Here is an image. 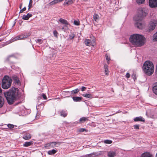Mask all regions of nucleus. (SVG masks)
<instances>
[{
    "label": "nucleus",
    "mask_w": 157,
    "mask_h": 157,
    "mask_svg": "<svg viewBox=\"0 0 157 157\" xmlns=\"http://www.w3.org/2000/svg\"><path fill=\"white\" fill-rule=\"evenodd\" d=\"M82 96L86 98H92V95L90 94H83Z\"/></svg>",
    "instance_id": "27"
},
{
    "label": "nucleus",
    "mask_w": 157,
    "mask_h": 157,
    "mask_svg": "<svg viewBox=\"0 0 157 157\" xmlns=\"http://www.w3.org/2000/svg\"><path fill=\"white\" fill-rule=\"evenodd\" d=\"M5 102L4 98L0 96V108H2L3 105Z\"/></svg>",
    "instance_id": "19"
},
{
    "label": "nucleus",
    "mask_w": 157,
    "mask_h": 157,
    "mask_svg": "<svg viewBox=\"0 0 157 157\" xmlns=\"http://www.w3.org/2000/svg\"><path fill=\"white\" fill-rule=\"evenodd\" d=\"M32 14L28 13L26 15H24L22 17V19L25 20H28L29 18L32 17Z\"/></svg>",
    "instance_id": "20"
},
{
    "label": "nucleus",
    "mask_w": 157,
    "mask_h": 157,
    "mask_svg": "<svg viewBox=\"0 0 157 157\" xmlns=\"http://www.w3.org/2000/svg\"><path fill=\"white\" fill-rule=\"evenodd\" d=\"M152 90L154 93L157 95V82L156 83V85L153 87Z\"/></svg>",
    "instance_id": "30"
},
{
    "label": "nucleus",
    "mask_w": 157,
    "mask_h": 157,
    "mask_svg": "<svg viewBox=\"0 0 157 157\" xmlns=\"http://www.w3.org/2000/svg\"><path fill=\"white\" fill-rule=\"evenodd\" d=\"M149 3L151 7H157V0H149Z\"/></svg>",
    "instance_id": "9"
},
{
    "label": "nucleus",
    "mask_w": 157,
    "mask_h": 157,
    "mask_svg": "<svg viewBox=\"0 0 157 157\" xmlns=\"http://www.w3.org/2000/svg\"><path fill=\"white\" fill-rule=\"evenodd\" d=\"M135 76L136 74L134 73L132 75V77L134 79L136 78Z\"/></svg>",
    "instance_id": "47"
},
{
    "label": "nucleus",
    "mask_w": 157,
    "mask_h": 157,
    "mask_svg": "<svg viewBox=\"0 0 157 157\" xmlns=\"http://www.w3.org/2000/svg\"><path fill=\"white\" fill-rule=\"evenodd\" d=\"M64 27H62V29L63 30H64Z\"/></svg>",
    "instance_id": "52"
},
{
    "label": "nucleus",
    "mask_w": 157,
    "mask_h": 157,
    "mask_svg": "<svg viewBox=\"0 0 157 157\" xmlns=\"http://www.w3.org/2000/svg\"><path fill=\"white\" fill-rule=\"evenodd\" d=\"M138 11V14L134 17V19L136 21L135 25L137 28L142 29L144 26V24L142 21L146 16V13L144 8H139Z\"/></svg>",
    "instance_id": "2"
},
{
    "label": "nucleus",
    "mask_w": 157,
    "mask_h": 157,
    "mask_svg": "<svg viewBox=\"0 0 157 157\" xmlns=\"http://www.w3.org/2000/svg\"><path fill=\"white\" fill-rule=\"evenodd\" d=\"M7 126L9 128H14V125L11 124H8Z\"/></svg>",
    "instance_id": "39"
},
{
    "label": "nucleus",
    "mask_w": 157,
    "mask_h": 157,
    "mask_svg": "<svg viewBox=\"0 0 157 157\" xmlns=\"http://www.w3.org/2000/svg\"><path fill=\"white\" fill-rule=\"evenodd\" d=\"M2 92V89L0 87V93H1Z\"/></svg>",
    "instance_id": "50"
},
{
    "label": "nucleus",
    "mask_w": 157,
    "mask_h": 157,
    "mask_svg": "<svg viewBox=\"0 0 157 157\" xmlns=\"http://www.w3.org/2000/svg\"><path fill=\"white\" fill-rule=\"evenodd\" d=\"M143 68L145 73L148 75H151L154 71V65L151 62L149 61L145 62Z\"/></svg>",
    "instance_id": "4"
},
{
    "label": "nucleus",
    "mask_w": 157,
    "mask_h": 157,
    "mask_svg": "<svg viewBox=\"0 0 157 157\" xmlns=\"http://www.w3.org/2000/svg\"><path fill=\"white\" fill-rule=\"evenodd\" d=\"M12 80L8 76H4L2 81V86L4 89H7L10 86Z\"/></svg>",
    "instance_id": "5"
},
{
    "label": "nucleus",
    "mask_w": 157,
    "mask_h": 157,
    "mask_svg": "<svg viewBox=\"0 0 157 157\" xmlns=\"http://www.w3.org/2000/svg\"><path fill=\"white\" fill-rule=\"evenodd\" d=\"M53 34H54V36L56 37H57L58 35V32H57V31L56 30H54L53 31Z\"/></svg>",
    "instance_id": "38"
},
{
    "label": "nucleus",
    "mask_w": 157,
    "mask_h": 157,
    "mask_svg": "<svg viewBox=\"0 0 157 157\" xmlns=\"http://www.w3.org/2000/svg\"><path fill=\"white\" fill-rule=\"evenodd\" d=\"M60 115L61 116L64 117H66L67 115V111L65 110H62L60 112Z\"/></svg>",
    "instance_id": "24"
},
{
    "label": "nucleus",
    "mask_w": 157,
    "mask_h": 157,
    "mask_svg": "<svg viewBox=\"0 0 157 157\" xmlns=\"http://www.w3.org/2000/svg\"><path fill=\"white\" fill-rule=\"evenodd\" d=\"M107 154L109 157H114L116 155V152L113 151H107Z\"/></svg>",
    "instance_id": "12"
},
{
    "label": "nucleus",
    "mask_w": 157,
    "mask_h": 157,
    "mask_svg": "<svg viewBox=\"0 0 157 157\" xmlns=\"http://www.w3.org/2000/svg\"><path fill=\"white\" fill-rule=\"evenodd\" d=\"M2 40H0V42Z\"/></svg>",
    "instance_id": "55"
},
{
    "label": "nucleus",
    "mask_w": 157,
    "mask_h": 157,
    "mask_svg": "<svg viewBox=\"0 0 157 157\" xmlns=\"http://www.w3.org/2000/svg\"><path fill=\"white\" fill-rule=\"evenodd\" d=\"M134 120L135 121H140L144 122L145 121V120L141 116L135 117L134 119Z\"/></svg>",
    "instance_id": "13"
},
{
    "label": "nucleus",
    "mask_w": 157,
    "mask_h": 157,
    "mask_svg": "<svg viewBox=\"0 0 157 157\" xmlns=\"http://www.w3.org/2000/svg\"><path fill=\"white\" fill-rule=\"evenodd\" d=\"M79 90L78 89H75L71 91V94L72 95L75 94L79 92Z\"/></svg>",
    "instance_id": "26"
},
{
    "label": "nucleus",
    "mask_w": 157,
    "mask_h": 157,
    "mask_svg": "<svg viewBox=\"0 0 157 157\" xmlns=\"http://www.w3.org/2000/svg\"><path fill=\"white\" fill-rule=\"evenodd\" d=\"M73 2L72 0H65L64 2L65 5H69L72 3Z\"/></svg>",
    "instance_id": "31"
},
{
    "label": "nucleus",
    "mask_w": 157,
    "mask_h": 157,
    "mask_svg": "<svg viewBox=\"0 0 157 157\" xmlns=\"http://www.w3.org/2000/svg\"><path fill=\"white\" fill-rule=\"evenodd\" d=\"M87 120H88V117H82L80 119L79 123H82Z\"/></svg>",
    "instance_id": "21"
},
{
    "label": "nucleus",
    "mask_w": 157,
    "mask_h": 157,
    "mask_svg": "<svg viewBox=\"0 0 157 157\" xmlns=\"http://www.w3.org/2000/svg\"><path fill=\"white\" fill-rule=\"evenodd\" d=\"M26 10V8L25 7H24L22 9H21L20 11V13H22L23 11H25Z\"/></svg>",
    "instance_id": "43"
},
{
    "label": "nucleus",
    "mask_w": 157,
    "mask_h": 157,
    "mask_svg": "<svg viewBox=\"0 0 157 157\" xmlns=\"http://www.w3.org/2000/svg\"><path fill=\"white\" fill-rule=\"evenodd\" d=\"M18 89L14 87L4 93V96L9 104H13L18 98Z\"/></svg>",
    "instance_id": "1"
},
{
    "label": "nucleus",
    "mask_w": 157,
    "mask_h": 157,
    "mask_svg": "<svg viewBox=\"0 0 157 157\" xmlns=\"http://www.w3.org/2000/svg\"><path fill=\"white\" fill-rule=\"evenodd\" d=\"M94 41L89 39H86L84 41L85 44L87 46H90L91 45L94 46L93 44Z\"/></svg>",
    "instance_id": "10"
},
{
    "label": "nucleus",
    "mask_w": 157,
    "mask_h": 157,
    "mask_svg": "<svg viewBox=\"0 0 157 157\" xmlns=\"http://www.w3.org/2000/svg\"><path fill=\"white\" fill-rule=\"evenodd\" d=\"M74 25H80V22L78 20H75L74 21Z\"/></svg>",
    "instance_id": "36"
},
{
    "label": "nucleus",
    "mask_w": 157,
    "mask_h": 157,
    "mask_svg": "<svg viewBox=\"0 0 157 157\" xmlns=\"http://www.w3.org/2000/svg\"><path fill=\"white\" fill-rule=\"evenodd\" d=\"M59 21L62 24L65 25L66 26L69 25V23L65 19L61 18L59 20Z\"/></svg>",
    "instance_id": "15"
},
{
    "label": "nucleus",
    "mask_w": 157,
    "mask_h": 157,
    "mask_svg": "<svg viewBox=\"0 0 157 157\" xmlns=\"http://www.w3.org/2000/svg\"><path fill=\"white\" fill-rule=\"evenodd\" d=\"M33 141H29V142H25L23 144V146L24 147H28L30 146L31 145L33 144Z\"/></svg>",
    "instance_id": "22"
},
{
    "label": "nucleus",
    "mask_w": 157,
    "mask_h": 157,
    "mask_svg": "<svg viewBox=\"0 0 157 157\" xmlns=\"http://www.w3.org/2000/svg\"><path fill=\"white\" fill-rule=\"evenodd\" d=\"M86 87L84 86H82L81 88V90L82 91H84L86 89Z\"/></svg>",
    "instance_id": "46"
},
{
    "label": "nucleus",
    "mask_w": 157,
    "mask_h": 157,
    "mask_svg": "<svg viewBox=\"0 0 157 157\" xmlns=\"http://www.w3.org/2000/svg\"><path fill=\"white\" fill-rule=\"evenodd\" d=\"M21 6H22V4H21V5H20V7H19V8H20V9H21Z\"/></svg>",
    "instance_id": "51"
},
{
    "label": "nucleus",
    "mask_w": 157,
    "mask_h": 157,
    "mask_svg": "<svg viewBox=\"0 0 157 157\" xmlns=\"http://www.w3.org/2000/svg\"><path fill=\"white\" fill-rule=\"evenodd\" d=\"M104 68L105 69V73L106 75H108V74L107 73L108 71V66L106 65L105 64L104 65Z\"/></svg>",
    "instance_id": "32"
},
{
    "label": "nucleus",
    "mask_w": 157,
    "mask_h": 157,
    "mask_svg": "<svg viewBox=\"0 0 157 157\" xmlns=\"http://www.w3.org/2000/svg\"><path fill=\"white\" fill-rule=\"evenodd\" d=\"M93 19L96 21H97L99 19L98 15V14H94L93 15Z\"/></svg>",
    "instance_id": "29"
},
{
    "label": "nucleus",
    "mask_w": 157,
    "mask_h": 157,
    "mask_svg": "<svg viewBox=\"0 0 157 157\" xmlns=\"http://www.w3.org/2000/svg\"><path fill=\"white\" fill-rule=\"evenodd\" d=\"M141 157H153V156L149 152H144L142 154Z\"/></svg>",
    "instance_id": "14"
},
{
    "label": "nucleus",
    "mask_w": 157,
    "mask_h": 157,
    "mask_svg": "<svg viewBox=\"0 0 157 157\" xmlns=\"http://www.w3.org/2000/svg\"><path fill=\"white\" fill-rule=\"evenodd\" d=\"M75 37V35L74 34L71 33L69 35V39L70 40L73 39Z\"/></svg>",
    "instance_id": "37"
},
{
    "label": "nucleus",
    "mask_w": 157,
    "mask_h": 157,
    "mask_svg": "<svg viewBox=\"0 0 157 157\" xmlns=\"http://www.w3.org/2000/svg\"><path fill=\"white\" fill-rule=\"evenodd\" d=\"M31 137V135L29 133H26L23 136V138L25 140H29Z\"/></svg>",
    "instance_id": "17"
},
{
    "label": "nucleus",
    "mask_w": 157,
    "mask_h": 157,
    "mask_svg": "<svg viewBox=\"0 0 157 157\" xmlns=\"http://www.w3.org/2000/svg\"><path fill=\"white\" fill-rule=\"evenodd\" d=\"M152 40L153 42L157 41V31L153 35Z\"/></svg>",
    "instance_id": "23"
},
{
    "label": "nucleus",
    "mask_w": 157,
    "mask_h": 157,
    "mask_svg": "<svg viewBox=\"0 0 157 157\" xmlns=\"http://www.w3.org/2000/svg\"><path fill=\"white\" fill-rule=\"evenodd\" d=\"M13 56V55H10L7 58V59L8 61H9V59L11 57H12Z\"/></svg>",
    "instance_id": "48"
},
{
    "label": "nucleus",
    "mask_w": 157,
    "mask_h": 157,
    "mask_svg": "<svg viewBox=\"0 0 157 157\" xmlns=\"http://www.w3.org/2000/svg\"><path fill=\"white\" fill-rule=\"evenodd\" d=\"M145 1V0H136V2L138 4H141L144 3Z\"/></svg>",
    "instance_id": "33"
},
{
    "label": "nucleus",
    "mask_w": 157,
    "mask_h": 157,
    "mask_svg": "<svg viewBox=\"0 0 157 157\" xmlns=\"http://www.w3.org/2000/svg\"><path fill=\"white\" fill-rule=\"evenodd\" d=\"M33 3V1L32 0H30L29 4V8L28 9V10H29V9H30V8L32 6V4Z\"/></svg>",
    "instance_id": "35"
},
{
    "label": "nucleus",
    "mask_w": 157,
    "mask_h": 157,
    "mask_svg": "<svg viewBox=\"0 0 157 157\" xmlns=\"http://www.w3.org/2000/svg\"><path fill=\"white\" fill-rule=\"evenodd\" d=\"M61 143L59 142H54L49 143L44 145V147L47 148L54 147L55 146L58 147L59 146Z\"/></svg>",
    "instance_id": "8"
},
{
    "label": "nucleus",
    "mask_w": 157,
    "mask_h": 157,
    "mask_svg": "<svg viewBox=\"0 0 157 157\" xmlns=\"http://www.w3.org/2000/svg\"><path fill=\"white\" fill-rule=\"evenodd\" d=\"M133 127L135 129H139V125H134Z\"/></svg>",
    "instance_id": "40"
},
{
    "label": "nucleus",
    "mask_w": 157,
    "mask_h": 157,
    "mask_svg": "<svg viewBox=\"0 0 157 157\" xmlns=\"http://www.w3.org/2000/svg\"><path fill=\"white\" fill-rule=\"evenodd\" d=\"M72 98L73 100L75 102L80 101L82 99L81 97H73Z\"/></svg>",
    "instance_id": "18"
},
{
    "label": "nucleus",
    "mask_w": 157,
    "mask_h": 157,
    "mask_svg": "<svg viewBox=\"0 0 157 157\" xmlns=\"http://www.w3.org/2000/svg\"><path fill=\"white\" fill-rule=\"evenodd\" d=\"M12 78L16 84L19 85L20 84L19 79L17 76L14 75L13 76Z\"/></svg>",
    "instance_id": "16"
},
{
    "label": "nucleus",
    "mask_w": 157,
    "mask_h": 157,
    "mask_svg": "<svg viewBox=\"0 0 157 157\" xmlns=\"http://www.w3.org/2000/svg\"><path fill=\"white\" fill-rule=\"evenodd\" d=\"M0 157H2V156H0Z\"/></svg>",
    "instance_id": "57"
},
{
    "label": "nucleus",
    "mask_w": 157,
    "mask_h": 157,
    "mask_svg": "<svg viewBox=\"0 0 157 157\" xmlns=\"http://www.w3.org/2000/svg\"><path fill=\"white\" fill-rule=\"evenodd\" d=\"M41 96L44 99H47V98L46 95L44 94H42L41 95Z\"/></svg>",
    "instance_id": "42"
},
{
    "label": "nucleus",
    "mask_w": 157,
    "mask_h": 157,
    "mask_svg": "<svg viewBox=\"0 0 157 157\" xmlns=\"http://www.w3.org/2000/svg\"><path fill=\"white\" fill-rule=\"evenodd\" d=\"M155 157H157V153H156V156Z\"/></svg>",
    "instance_id": "53"
},
{
    "label": "nucleus",
    "mask_w": 157,
    "mask_h": 157,
    "mask_svg": "<svg viewBox=\"0 0 157 157\" xmlns=\"http://www.w3.org/2000/svg\"><path fill=\"white\" fill-rule=\"evenodd\" d=\"M106 59L108 61H109L110 60V58L107 55H106Z\"/></svg>",
    "instance_id": "44"
},
{
    "label": "nucleus",
    "mask_w": 157,
    "mask_h": 157,
    "mask_svg": "<svg viewBox=\"0 0 157 157\" xmlns=\"http://www.w3.org/2000/svg\"><path fill=\"white\" fill-rule=\"evenodd\" d=\"M44 103H41L40 104V106L42 105L43 106V107L44 106Z\"/></svg>",
    "instance_id": "49"
},
{
    "label": "nucleus",
    "mask_w": 157,
    "mask_h": 157,
    "mask_svg": "<svg viewBox=\"0 0 157 157\" xmlns=\"http://www.w3.org/2000/svg\"><path fill=\"white\" fill-rule=\"evenodd\" d=\"M30 35V33H25L24 34L17 36L11 40L10 42L12 43L18 40H22L25 39L29 36Z\"/></svg>",
    "instance_id": "6"
},
{
    "label": "nucleus",
    "mask_w": 157,
    "mask_h": 157,
    "mask_svg": "<svg viewBox=\"0 0 157 157\" xmlns=\"http://www.w3.org/2000/svg\"><path fill=\"white\" fill-rule=\"evenodd\" d=\"M145 37L142 35L137 34L131 35L129 40L132 45L136 47H141L145 43Z\"/></svg>",
    "instance_id": "3"
},
{
    "label": "nucleus",
    "mask_w": 157,
    "mask_h": 157,
    "mask_svg": "<svg viewBox=\"0 0 157 157\" xmlns=\"http://www.w3.org/2000/svg\"><path fill=\"white\" fill-rule=\"evenodd\" d=\"M56 152V151L53 149L51 150H49L48 151V153L49 155H52Z\"/></svg>",
    "instance_id": "28"
},
{
    "label": "nucleus",
    "mask_w": 157,
    "mask_h": 157,
    "mask_svg": "<svg viewBox=\"0 0 157 157\" xmlns=\"http://www.w3.org/2000/svg\"><path fill=\"white\" fill-rule=\"evenodd\" d=\"M37 40L38 41H39V39H38Z\"/></svg>",
    "instance_id": "54"
},
{
    "label": "nucleus",
    "mask_w": 157,
    "mask_h": 157,
    "mask_svg": "<svg viewBox=\"0 0 157 157\" xmlns=\"http://www.w3.org/2000/svg\"><path fill=\"white\" fill-rule=\"evenodd\" d=\"M112 142V141L110 140H106L104 141V143L106 144H111Z\"/></svg>",
    "instance_id": "34"
},
{
    "label": "nucleus",
    "mask_w": 157,
    "mask_h": 157,
    "mask_svg": "<svg viewBox=\"0 0 157 157\" xmlns=\"http://www.w3.org/2000/svg\"><path fill=\"white\" fill-rule=\"evenodd\" d=\"M157 25V21L153 20L150 21L148 25L147 31L150 32L153 30Z\"/></svg>",
    "instance_id": "7"
},
{
    "label": "nucleus",
    "mask_w": 157,
    "mask_h": 157,
    "mask_svg": "<svg viewBox=\"0 0 157 157\" xmlns=\"http://www.w3.org/2000/svg\"><path fill=\"white\" fill-rule=\"evenodd\" d=\"M130 76V74L128 73H127L126 75V77L127 78H129Z\"/></svg>",
    "instance_id": "45"
},
{
    "label": "nucleus",
    "mask_w": 157,
    "mask_h": 157,
    "mask_svg": "<svg viewBox=\"0 0 157 157\" xmlns=\"http://www.w3.org/2000/svg\"><path fill=\"white\" fill-rule=\"evenodd\" d=\"M63 0H54L50 3V5H53L58 2H61Z\"/></svg>",
    "instance_id": "25"
},
{
    "label": "nucleus",
    "mask_w": 157,
    "mask_h": 157,
    "mask_svg": "<svg viewBox=\"0 0 157 157\" xmlns=\"http://www.w3.org/2000/svg\"><path fill=\"white\" fill-rule=\"evenodd\" d=\"M37 107H38V106H36V109H38Z\"/></svg>",
    "instance_id": "56"
},
{
    "label": "nucleus",
    "mask_w": 157,
    "mask_h": 157,
    "mask_svg": "<svg viewBox=\"0 0 157 157\" xmlns=\"http://www.w3.org/2000/svg\"><path fill=\"white\" fill-rule=\"evenodd\" d=\"M85 131H86V129L83 128H80L78 130V131L79 132H83Z\"/></svg>",
    "instance_id": "41"
},
{
    "label": "nucleus",
    "mask_w": 157,
    "mask_h": 157,
    "mask_svg": "<svg viewBox=\"0 0 157 157\" xmlns=\"http://www.w3.org/2000/svg\"><path fill=\"white\" fill-rule=\"evenodd\" d=\"M101 155L102 154L101 152H99V153L98 154L96 153V152H94L92 153L87 155L86 156V157H98L99 155Z\"/></svg>",
    "instance_id": "11"
}]
</instances>
